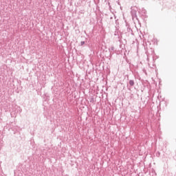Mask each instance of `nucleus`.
<instances>
[{
	"label": "nucleus",
	"instance_id": "nucleus-1",
	"mask_svg": "<svg viewBox=\"0 0 176 176\" xmlns=\"http://www.w3.org/2000/svg\"><path fill=\"white\" fill-rule=\"evenodd\" d=\"M129 85H130V86H134V81L130 80L129 81Z\"/></svg>",
	"mask_w": 176,
	"mask_h": 176
},
{
	"label": "nucleus",
	"instance_id": "nucleus-2",
	"mask_svg": "<svg viewBox=\"0 0 176 176\" xmlns=\"http://www.w3.org/2000/svg\"><path fill=\"white\" fill-rule=\"evenodd\" d=\"M83 45H85V41H81L80 42V46H83Z\"/></svg>",
	"mask_w": 176,
	"mask_h": 176
}]
</instances>
